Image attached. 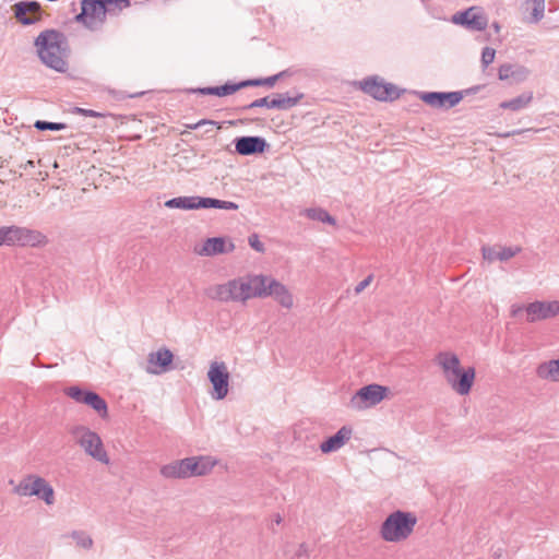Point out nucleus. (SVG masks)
Returning <instances> with one entry per match:
<instances>
[{
    "label": "nucleus",
    "mask_w": 559,
    "mask_h": 559,
    "mask_svg": "<svg viewBox=\"0 0 559 559\" xmlns=\"http://www.w3.org/2000/svg\"><path fill=\"white\" fill-rule=\"evenodd\" d=\"M13 225L0 227V247L8 246L14 247L13 242Z\"/></svg>",
    "instance_id": "nucleus-37"
},
{
    "label": "nucleus",
    "mask_w": 559,
    "mask_h": 559,
    "mask_svg": "<svg viewBox=\"0 0 559 559\" xmlns=\"http://www.w3.org/2000/svg\"><path fill=\"white\" fill-rule=\"evenodd\" d=\"M242 88L241 82L239 83H230L227 82L221 86H209V87H198L190 90L191 93L201 94V95H215L218 97L231 95L233 93Z\"/></svg>",
    "instance_id": "nucleus-27"
},
{
    "label": "nucleus",
    "mask_w": 559,
    "mask_h": 559,
    "mask_svg": "<svg viewBox=\"0 0 559 559\" xmlns=\"http://www.w3.org/2000/svg\"><path fill=\"white\" fill-rule=\"evenodd\" d=\"M270 102H271V98L269 96H265V97L255 99V100H253L252 103H250L248 105H245V106L240 107L238 110L240 112H245V111H247L249 109L259 108V107H266V108L270 109Z\"/></svg>",
    "instance_id": "nucleus-39"
},
{
    "label": "nucleus",
    "mask_w": 559,
    "mask_h": 559,
    "mask_svg": "<svg viewBox=\"0 0 559 559\" xmlns=\"http://www.w3.org/2000/svg\"><path fill=\"white\" fill-rule=\"evenodd\" d=\"M235 249L234 243H229L226 247V241L222 237L207 238L200 249H195L199 255L212 257L225 252H231Z\"/></svg>",
    "instance_id": "nucleus-22"
},
{
    "label": "nucleus",
    "mask_w": 559,
    "mask_h": 559,
    "mask_svg": "<svg viewBox=\"0 0 559 559\" xmlns=\"http://www.w3.org/2000/svg\"><path fill=\"white\" fill-rule=\"evenodd\" d=\"M360 90L381 102L394 100L400 97L397 87L378 76H369L359 82Z\"/></svg>",
    "instance_id": "nucleus-9"
},
{
    "label": "nucleus",
    "mask_w": 559,
    "mask_h": 559,
    "mask_svg": "<svg viewBox=\"0 0 559 559\" xmlns=\"http://www.w3.org/2000/svg\"><path fill=\"white\" fill-rule=\"evenodd\" d=\"M189 477L207 475L216 465V460L209 455L188 457Z\"/></svg>",
    "instance_id": "nucleus-23"
},
{
    "label": "nucleus",
    "mask_w": 559,
    "mask_h": 559,
    "mask_svg": "<svg viewBox=\"0 0 559 559\" xmlns=\"http://www.w3.org/2000/svg\"><path fill=\"white\" fill-rule=\"evenodd\" d=\"M235 152L241 156L262 154L269 147L266 140L258 135H243L234 140Z\"/></svg>",
    "instance_id": "nucleus-16"
},
{
    "label": "nucleus",
    "mask_w": 559,
    "mask_h": 559,
    "mask_svg": "<svg viewBox=\"0 0 559 559\" xmlns=\"http://www.w3.org/2000/svg\"><path fill=\"white\" fill-rule=\"evenodd\" d=\"M305 215L312 221H318L330 225H336V219L322 207L306 209Z\"/></svg>",
    "instance_id": "nucleus-32"
},
{
    "label": "nucleus",
    "mask_w": 559,
    "mask_h": 559,
    "mask_svg": "<svg viewBox=\"0 0 559 559\" xmlns=\"http://www.w3.org/2000/svg\"><path fill=\"white\" fill-rule=\"evenodd\" d=\"M532 100H533V92H525L510 100L501 102L499 104V107L501 109L519 111V110L527 107L532 103Z\"/></svg>",
    "instance_id": "nucleus-30"
},
{
    "label": "nucleus",
    "mask_w": 559,
    "mask_h": 559,
    "mask_svg": "<svg viewBox=\"0 0 559 559\" xmlns=\"http://www.w3.org/2000/svg\"><path fill=\"white\" fill-rule=\"evenodd\" d=\"M416 524L417 516L413 512L396 510L384 519L379 534L388 543L404 542L413 534Z\"/></svg>",
    "instance_id": "nucleus-3"
},
{
    "label": "nucleus",
    "mask_w": 559,
    "mask_h": 559,
    "mask_svg": "<svg viewBox=\"0 0 559 559\" xmlns=\"http://www.w3.org/2000/svg\"><path fill=\"white\" fill-rule=\"evenodd\" d=\"M204 124H215V122L212 121V120L202 119V120H200V121H198L195 123L187 124V128L195 130V129H199L201 126H204Z\"/></svg>",
    "instance_id": "nucleus-44"
},
{
    "label": "nucleus",
    "mask_w": 559,
    "mask_h": 559,
    "mask_svg": "<svg viewBox=\"0 0 559 559\" xmlns=\"http://www.w3.org/2000/svg\"><path fill=\"white\" fill-rule=\"evenodd\" d=\"M527 322L547 320L559 314V300L534 301L525 307Z\"/></svg>",
    "instance_id": "nucleus-14"
},
{
    "label": "nucleus",
    "mask_w": 559,
    "mask_h": 559,
    "mask_svg": "<svg viewBox=\"0 0 559 559\" xmlns=\"http://www.w3.org/2000/svg\"><path fill=\"white\" fill-rule=\"evenodd\" d=\"M38 57L48 68L64 73L68 70L66 36L56 29H46L35 39Z\"/></svg>",
    "instance_id": "nucleus-1"
},
{
    "label": "nucleus",
    "mask_w": 559,
    "mask_h": 559,
    "mask_svg": "<svg viewBox=\"0 0 559 559\" xmlns=\"http://www.w3.org/2000/svg\"><path fill=\"white\" fill-rule=\"evenodd\" d=\"M15 492L23 497L36 496L51 506L55 502V490L49 483L39 476L28 475L15 487Z\"/></svg>",
    "instance_id": "nucleus-7"
},
{
    "label": "nucleus",
    "mask_w": 559,
    "mask_h": 559,
    "mask_svg": "<svg viewBox=\"0 0 559 559\" xmlns=\"http://www.w3.org/2000/svg\"><path fill=\"white\" fill-rule=\"evenodd\" d=\"M34 166H35L34 160L29 159L25 164H22L20 167L23 168L24 170H26L28 168H33Z\"/></svg>",
    "instance_id": "nucleus-47"
},
{
    "label": "nucleus",
    "mask_w": 559,
    "mask_h": 559,
    "mask_svg": "<svg viewBox=\"0 0 559 559\" xmlns=\"http://www.w3.org/2000/svg\"><path fill=\"white\" fill-rule=\"evenodd\" d=\"M69 397L78 403L85 404L93 408L102 418H106L108 415V407L106 401L97 393L93 391L82 390L81 388L73 385L66 390Z\"/></svg>",
    "instance_id": "nucleus-11"
},
{
    "label": "nucleus",
    "mask_w": 559,
    "mask_h": 559,
    "mask_svg": "<svg viewBox=\"0 0 559 559\" xmlns=\"http://www.w3.org/2000/svg\"><path fill=\"white\" fill-rule=\"evenodd\" d=\"M532 129H526V130H514V131H509V132H504V133H498L497 135L499 138H509L511 135H515V134H520L524 131H531Z\"/></svg>",
    "instance_id": "nucleus-45"
},
{
    "label": "nucleus",
    "mask_w": 559,
    "mask_h": 559,
    "mask_svg": "<svg viewBox=\"0 0 559 559\" xmlns=\"http://www.w3.org/2000/svg\"><path fill=\"white\" fill-rule=\"evenodd\" d=\"M70 435L87 455L100 463H109V457L98 433L86 426L76 425L70 429Z\"/></svg>",
    "instance_id": "nucleus-4"
},
{
    "label": "nucleus",
    "mask_w": 559,
    "mask_h": 559,
    "mask_svg": "<svg viewBox=\"0 0 559 559\" xmlns=\"http://www.w3.org/2000/svg\"><path fill=\"white\" fill-rule=\"evenodd\" d=\"M168 209L198 210V209H219L227 211H236L239 205L231 201L218 200L214 198H205L199 195L177 197L165 202Z\"/></svg>",
    "instance_id": "nucleus-5"
},
{
    "label": "nucleus",
    "mask_w": 559,
    "mask_h": 559,
    "mask_svg": "<svg viewBox=\"0 0 559 559\" xmlns=\"http://www.w3.org/2000/svg\"><path fill=\"white\" fill-rule=\"evenodd\" d=\"M263 288V297L273 296L285 308H290L293 306V296L278 281L264 276Z\"/></svg>",
    "instance_id": "nucleus-18"
},
{
    "label": "nucleus",
    "mask_w": 559,
    "mask_h": 559,
    "mask_svg": "<svg viewBox=\"0 0 559 559\" xmlns=\"http://www.w3.org/2000/svg\"><path fill=\"white\" fill-rule=\"evenodd\" d=\"M248 242L252 249H254L258 252L264 251V245L260 241L257 234H252L248 238Z\"/></svg>",
    "instance_id": "nucleus-41"
},
{
    "label": "nucleus",
    "mask_w": 559,
    "mask_h": 559,
    "mask_svg": "<svg viewBox=\"0 0 559 559\" xmlns=\"http://www.w3.org/2000/svg\"><path fill=\"white\" fill-rule=\"evenodd\" d=\"M16 20L23 25H33L40 20V3L34 0L20 1L13 5Z\"/></svg>",
    "instance_id": "nucleus-17"
},
{
    "label": "nucleus",
    "mask_w": 559,
    "mask_h": 559,
    "mask_svg": "<svg viewBox=\"0 0 559 559\" xmlns=\"http://www.w3.org/2000/svg\"><path fill=\"white\" fill-rule=\"evenodd\" d=\"M104 5V0H82L81 12L75 15L74 21L91 32L100 31L107 17Z\"/></svg>",
    "instance_id": "nucleus-6"
},
{
    "label": "nucleus",
    "mask_w": 559,
    "mask_h": 559,
    "mask_svg": "<svg viewBox=\"0 0 559 559\" xmlns=\"http://www.w3.org/2000/svg\"><path fill=\"white\" fill-rule=\"evenodd\" d=\"M285 75H286V71H282L277 74H274V75H271L267 78H263V79L245 80V81H241L242 88L248 87V86H263V85L272 87L280 79L284 78Z\"/></svg>",
    "instance_id": "nucleus-33"
},
{
    "label": "nucleus",
    "mask_w": 559,
    "mask_h": 559,
    "mask_svg": "<svg viewBox=\"0 0 559 559\" xmlns=\"http://www.w3.org/2000/svg\"><path fill=\"white\" fill-rule=\"evenodd\" d=\"M174 354L166 347L147 355L145 371L150 374H163L171 370Z\"/></svg>",
    "instance_id": "nucleus-13"
},
{
    "label": "nucleus",
    "mask_w": 559,
    "mask_h": 559,
    "mask_svg": "<svg viewBox=\"0 0 559 559\" xmlns=\"http://www.w3.org/2000/svg\"><path fill=\"white\" fill-rule=\"evenodd\" d=\"M264 276L249 275L245 277L228 281L225 284L216 285L213 288L211 298L228 302V301H247L254 297H263Z\"/></svg>",
    "instance_id": "nucleus-2"
},
{
    "label": "nucleus",
    "mask_w": 559,
    "mask_h": 559,
    "mask_svg": "<svg viewBox=\"0 0 559 559\" xmlns=\"http://www.w3.org/2000/svg\"><path fill=\"white\" fill-rule=\"evenodd\" d=\"M306 552H307V548H306L305 544H301V545L299 546V550H298V552H297V556H298V557H301V556H302V555H305Z\"/></svg>",
    "instance_id": "nucleus-50"
},
{
    "label": "nucleus",
    "mask_w": 559,
    "mask_h": 559,
    "mask_svg": "<svg viewBox=\"0 0 559 559\" xmlns=\"http://www.w3.org/2000/svg\"><path fill=\"white\" fill-rule=\"evenodd\" d=\"M34 127L39 131H46V130L60 131V130L66 129L67 126L61 122H50V121H45V120H37L34 123Z\"/></svg>",
    "instance_id": "nucleus-38"
},
{
    "label": "nucleus",
    "mask_w": 559,
    "mask_h": 559,
    "mask_svg": "<svg viewBox=\"0 0 559 559\" xmlns=\"http://www.w3.org/2000/svg\"><path fill=\"white\" fill-rule=\"evenodd\" d=\"M459 364L460 361L456 358V393L466 395L469 393L473 386L475 380V369L473 367L463 369L459 367Z\"/></svg>",
    "instance_id": "nucleus-26"
},
{
    "label": "nucleus",
    "mask_w": 559,
    "mask_h": 559,
    "mask_svg": "<svg viewBox=\"0 0 559 559\" xmlns=\"http://www.w3.org/2000/svg\"><path fill=\"white\" fill-rule=\"evenodd\" d=\"M389 389L380 384H368L360 388L349 400V407L356 411H364L381 403L386 396Z\"/></svg>",
    "instance_id": "nucleus-8"
},
{
    "label": "nucleus",
    "mask_w": 559,
    "mask_h": 559,
    "mask_svg": "<svg viewBox=\"0 0 559 559\" xmlns=\"http://www.w3.org/2000/svg\"><path fill=\"white\" fill-rule=\"evenodd\" d=\"M75 111L83 116H87V117H104L103 114L92 110V109H84V108L76 107Z\"/></svg>",
    "instance_id": "nucleus-43"
},
{
    "label": "nucleus",
    "mask_w": 559,
    "mask_h": 559,
    "mask_svg": "<svg viewBox=\"0 0 559 559\" xmlns=\"http://www.w3.org/2000/svg\"><path fill=\"white\" fill-rule=\"evenodd\" d=\"M503 551H504L503 548H501V547L497 548L496 550H493V557L497 559L501 558L503 555Z\"/></svg>",
    "instance_id": "nucleus-49"
},
{
    "label": "nucleus",
    "mask_w": 559,
    "mask_h": 559,
    "mask_svg": "<svg viewBox=\"0 0 559 559\" xmlns=\"http://www.w3.org/2000/svg\"><path fill=\"white\" fill-rule=\"evenodd\" d=\"M437 362L443 369L449 384L454 389V354L440 353L437 356Z\"/></svg>",
    "instance_id": "nucleus-31"
},
{
    "label": "nucleus",
    "mask_w": 559,
    "mask_h": 559,
    "mask_svg": "<svg viewBox=\"0 0 559 559\" xmlns=\"http://www.w3.org/2000/svg\"><path fill=\"white\" fill-rule=\"evenodd\" d=\"M468 91H456V104H459Z\"/></svg>",
    "instance_id": "nucleus-48"
},
{
    "label": "nucleus",
    "mask_w": 559,
    "mask_h": 559,
    "mask_svg": "<svg viewBox=\"0 0 559 559\" xmlns=\"http://www.w3.org/2000/svg\"><path fill=\"white\" fill-rule=\"evenodd\" d=\"M483 257L488 262L493 261H508L522 251L519 246L515 247H484Z\"/></svg>",
    "instance_id": "nucleus-24"
},
{
    "label": "nucleus",
    "mask_w": 559,
    "mask_h": 559,
    "mask_svg": "<svg viewBox=\"0 0 559 559\" xmlns=\"http://www.w3.org/2000/svg\"><path fill=\"white\" fill-rule=\"evenodd\" d=\"M353 437V428L350 426L341 427L335 435L329 437L320 444L322 453H332L343 448Z\"/></svg>",
    "instance_id": "nucleus-19"
},
{
    "label": "nucleus",
    "mask_w": 559,
    "mask_h": 559,
    "mask_svg": "<svg viewBox=\"0 0 559 559\" xmlns=\"http://www.w3.org/2000/svg\"><path fill=\"white\" fill-rule=\"evenodd\" d=\"M207 378L213 386L211 396L214 400H223L228 394L229 372L224 361H213L210 365Z\"/></svg>",
    "instance_id": "nucleus-10"
},
{
    "label": "nucleus",
    "mask_w": 559,
    "mask_h": 559,
    "mask_svg": "<svg viewBox=\"0 0 559 559\" xmlns=\"http://www.w3.org/2000/svg\"><path fill=\"white\" fill-rule=\"evenodd\" d=\"M527 3H532L533 9L531 13V17L528 20L530 23H537L544 17L545 12V0H526Z\"/></svg>",
    "instance_id": "nucleus-34"
},
{
    "label": "nucleus",
    "mask_w": 559,
    "mask_h": 559,
    "mask_svg": "<svg viewBox=\"0 0 559 559\" xmlns=\"http://www.w3.org/2000/svg\"><path fill=\"white\" fill-rule=\"evenodd\" d=\"M188 457L163 465L159 473L165 478L182 479L189 477Z\"/></svg>",
    "instance_id": "nucleus-25"
},
{
    "label": "nucleus",
    "mask_w": 559,
    "mask_h": 559,
    "mask_svg": "<svg viewBox=\"0 0 559 559\" xmlns=\"http://www.w3.org/2000/svg\"><path fill=\"white\" fill-rule=\"evenodd\" d=\"M13 242L20 247H44L48 243L45 234L37 229L13 225Z\"/></svg>",
    "instance_id": "nucleus-12"
},
{
    "label": "nucleus",
    "mask_w": 559,
    "mask_h": 559,
    "mask_svg": "<svg viewBox=\"0 0 559 559\" xmlns=\"http://www.w3.org/2000/svg\"><path fill=\"white\" fill-rule=\"evenodd\" d=\"M496 56V50L490 47H485L481 52V63L484 68H487L490 63L493 62Z\"/></svg>",
    "instance_id": "nucleus-40"
},
{
    "label": "nucleus",
    "mask_w": 559,
    "mask_h": 559,
    "mask_svg": "<svg viewBox=\"0 0 559 559\" xmlns=\"http://www.w3.org/2000/svg\"><path fill=\"white\" fill-rule=\"evenodd\" d=\"M524 308L522 306L513 305L511 308V314L513 317L518 316L520 311H522Z\"/></svg>",
    "instance_id": "nucleus-46"
},
{
    "label": "nucleus",
    "mask_w": 559,
    "mask_h": 559,
    "mask_svg": "<svg viewBox=\"0 0 559 559\" xmlns=\"http://www.w3.org/2000/svg\"><path fill=\"white\" fill-rule=\"evenodd\" d=\"M493 26H495L496 31H499V25L498 24H495Z\"/></svg>",
    "instance_id": "nucleus-52"
},
{
    "label": "nucleus",
    "mask_w": 559,
    "mask_h": 559,
    "mask_svg": "<svg viewBox=\"0 0 559 559\" xmlns=\"http://www.w3.org/2000/svg\"><path fill=\"white\" fill-rule=\"evenodd\" d=\"M530 75V70L521 64L504 63L499 67L498 78L501 81H510L511 83H522Z\"/></svg>",
    "instance_id": "nucleus-20"
},
{
    "label": "nucleus",
    "mask_w": 559,
    "mask_h": 559,
    "mask_svg": "<svg viewBox=\"0 0 559 559\" xmlns=\"http://www.w3.org/2000/svg\"><path fill=\"white\" fill-rule=\"evenodd\" d=\"M456 24L468 31H484L488 25V19L483 8L472 7L460 14H456Z\"/></svg>",
    "instance_id": "nucleus-15"
},
{
    "label": "nucleus",
    "mask_w": 559,
    "mask_h": 559,
    "mask_svg": "<svg viewBox=\"0 0 559 559\" xmlns=\"http://www.w3.org/2000/svg\"><path fill=\"white\" fill-rule=\"evenodd\" d=\"M281 521H282V519H281V516L277 514V515H276V519H275L276 524H280V523H281Z\"/></svg>",
    "instance_id": "nucleus-51"
},
{
    "label": "nucleus",
    "mask_w": 559,
    "mask_h": 559,
    "mask_svg": "<svg viewBox=\"0 0 559 559\" xmlns=\"http://www.w3.org/2000/svg\"><path fill=\"white\" fill-rule=\"evenodd\" d=\"M419 98L433 108L454 107V92H420Z\"/></svg>",
    "instance_id": "nucleus-21"
},
{
    "label": "nucleus",
    "mask_w": 559,
    "mask_h": 559,
    "mask_svg": "<svg viewBox=\"0 0 559 559\" xmlns=\"http://www.w3.org/2000/svg\"><path fill=\"white\" fill-rule=\"evenodd\" d=\"M104 11L107 14H117L130 5L129 0H104Z\"/></svg>",
    "instance_id": "nucleus-35"
},
{
    "label": "nucleus",
    "mask_w": 559,
    "mask_h": 559,
    "mask_svg": "<svg viewBox=\"0 0 559 559\" xmlns=\"http://www.w3.org/2000/svg\"><path fill=\"white\" fill-rule=\"evenodd\" d=\"M536 376L542 380L559 382V358L539 364Z\"/></svg>",
    "instance_id": "nucleus-29"
},
{
    "label": "nucleus",
    "mask_w": 559,
    "mask_h": 559,
    "mask_svg": "<svg viewBox=\"0 0 559 559\" xmlns=\"http://www.w3.org/2000/svg\"><path fill=\"white\" fill-rule=\"evenodd\" d=\"M71 537L75 540L79 547L90 549L93 546V539L88 534L82 531H73Z\"/></svg>",
    "instance_id": "nucleus-36"
},
{
    "label": "nucleus",
    "mask_w": 559,
    "mask_h": 559,
    "mask_svg": "<svg viewBox=\"0 0 559 559\" xmlns=\"http://www.w3.org/2000/svg\"><path fill=\"white\" fill-rule=\"evenodd\" d=\"M372 281V276L369 275L367 276L365 280H362L361 282H359L356 287H355V293L356 294H360L367 286L370 285Z\"/></svg>",
    "instance_id": "nucleus-42"
},
{
    "label": "nucleus",
    "mask_w": 559,
    "mask_h": 559,
    "mask_svg": "<svg viewBox=\"0 0 559 559\" xmlns=\"http://www.w3.org/2000/svg\"><path fill=\"white\" fill-rule=\"evenodd\" d=\"M304 97L302 93L292 96L289 93H277L271 98L270 109L288 110L295 107Z\"/></svg>",
    "instance_id": "nucleus-28"
}]
</instances>
